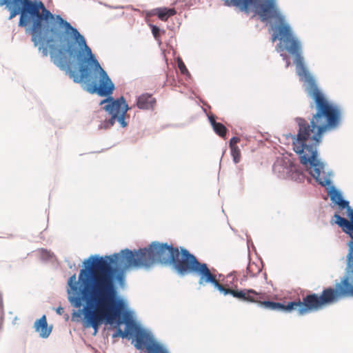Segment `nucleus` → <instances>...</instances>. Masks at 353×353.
<instances>
[{
  "mask_svg": "<svg viewBox=\"0 0 353 353\" xmlns=\"http://www.w3.org/2000/svg\"><path fill=\"white\" fill-rule=\"evenodd\" d=\"M36 331L39 332L42 338H47L50 332L51 329L48 328L46 317L42 316L39 319L37 320L34 325Z\"/></svg>",
  "mask_w": 353,
  "mask_h": 353,
  "instance_id": "nucleus-8",
  "label": "nucleus"
},
{
  "mask_svg": "<svg viewBox=\"0 0 353 353\" xmlns=\"http://www.w3.org/2000/svg\"><path fill=\"white\" fill-rule=\"evenodd\" d=\"M241 139L239 137H234L229 142L231 155L232 157L233 161L235 163H239L241 158V150L237 145V143H239Z\"/></svg>",
  "mask_w": 353,
  "mask_h": 353,
  "instance_id": "nucleus-9",
  "label": "nucleus"
},
{
  "mask_svg": "<svg viewBox=\"0 0 353 353\" xmlns=\"http://www.w3.org/2000/svg\"><path fill=\"white\" fill-rule=\"evenodd\" d=\"M108 102V103L104 106V110L111 114L109 119H105L103 123L100 125V128H110L115 123V120L120 123L121 127L125 128L128 123L125 121V114L130 109L123 97L114 99L110 97L101 102Z\"/></svg>",
  "mask_w": 353,
  "mask_h": 353,
  "instance_id": "nucleus-6",
  "label": "nucleus"
},
{
  "mask_svg": "<svg viewBox=\"0 0 353 353\" xmlns=\"http://www.w3.org/2000/svg\"><path fill=\"white\" fill-rule=\"evenodd\" d=\"M156 100L151 94H142L137 99V105L140 109H150L153 108Z\"/></svg>",
  "mask_w": 353,
  "mask_h": 353,
  "instance_id": "nucleus-10",
  "label": "nucleus"
},
{
  "mask_svg": "<svg viewBox=\"0 0 353 353\" xmlns=\"http://www.w3.org/2000/svg\"><path fill=\"white\" fill-rule=\"evenodd\" d=\"M0 6H6L10 11L9 19L20 14L19 26L26 28L35 47L41 42H52L54 38L60 37L57 28L63 29L79 47L77 50L74 43H68L65 52L70 57L77 58L80 64V75L69 68L68 61L61 50L56 55H51L53 63L60 69L67 70L74 82L86 83L90 93L101 97L112 93L114 85L92 52L85 37L61 15L53 14L39 0H0Z\"/></svg>",
  "mask_w": 353,
  "mask_h": 353,
  "instance_id": "nucleus-1",
  "label": "nucleus"
},
{
  "mask_svg": "<svg viewBox=\"0 0 353 353\" xmlns=\"http://www.w3.org/2000/svg\"><path fill=\"white\" fill-rule=\"evenodd\" d=\"M138 258V250L129 249L120 253L103 257L90 256L84 262L88 265L79 273L80 288L77 285L76 274L68 279L69 301L75 307H80L82 301L86 303L84 307V326L92 327L96 333L105 321L112 323L119 319L125 310V301L118 296L116 281L123 283V272L117 273L112 264L123 270L139 268V265H130L128 256Z\"/></svg>",
  "mask_w": 353,
  "mask_h": 353,
  "instance_id": "nucleus-2",
  "label": "nucleus"
},
{
  "mask_svg": "<svg viewBox=\"0 0 353 353\" xmlns=\"http://www.w3.org/2000/svg\"><path fill=\"white\" fill-rule=\"evenodd\" d=\"M152 32L155 39L159 37V28L156 26H152Z\"/></svg>",
  "mask_w": 353,
  "mask_h": 353,
  "instance_id": "nucleus-15",
  "label": "nucleus"
},
{
  "mask_svg": "<svg viewBox=\"0 0 353 353\" xmlns=\"http://www.w3.org/2000/svg\"><path fill=\"white\" fill-rule=\"evenodd\" d=\"M56 312L58 314L61 315L63 313L64 310L62 307H59L57 308Z\"/></svg>",
  "mask_w": 353,
  "mask_h": 353,
  "instance_id": "nucleus-17",
  "label": "nucleus"
},
{
  "mask_svg": "<svg viewBox=\"0 0 353 353\" xmlns=\"http://www.w3.org/2000/svg\"><path fill=\"white\" fill-rule=\"evenodd\" d=\"M331 199L333 202L339 205L342 208H347V215L350 221L341 217L340 215L335 214V223L341 228L342 230L350 234L353 240V209L349 206V202L343 200L340 192L334 191L331 196ZM350 252L348 254V275L347 278H350V281L353 282V241L350 243Z\"/></svg>",
  "mask_w": 353,
  "mask_h": 353,
  "instance_id": "nucleus-5",
  "label": "nucleus"
},
{
  "mask_svg": "<svg viewBox=\"0 0 353 353\" xmlns=\"http://www.w3.org/2000/svg\"><path fill=\"white\" fill-rule=\"evenodd\" d=\"M240 296L236 299L250 303H256L266 309L271 310H283L291 312L297 310L299 315H305L310 312L317 311L324 306L332 304L339 301L342 296H353V282L350 278H344L336 288H327L323 290L320 296L313 293L307 294L303 298L301 301L288 302L286 305L267 301L268 295L265 292H256L252 289H243L239 290Z\"/></svg>",
  "mask_w": 353,
  "mask_h": 353,
  "instance_id": "nucleus-4",
  "label": "nucleus"
},
{
  "mask_svg": "<svg viewBox=\"0 0 353 353\" xmlns=\"http://www.w3.org/2000/svg\"><path fill=\"white\" fill-rule=\"evenodd\" d=\"M125 323V330L123 331L118 327L113 337L121 336L123 339L128 338L129 336H134L136 343L135 347L137 350L148 349L149 345L154 341L153 337L145 330L141 329L133 320L127 319Z\"/></svg>",
  "mask_w": 353,
  "mask_h": 353,
  "instance_id": "nucleus-7",
  "label": "nucleus"
},
{
  "mask_svg": "<svg viewBox=\"0 0 353 353\" xmlns=\"http://www.w3.org/2000/svg\"><path fill=\"white\" fill-rule=\"evenodd\" d=\"M281 55L283 57V59L286 61V68L289 67L290 65V61H289L288 57L286 55Z\"/></svg>",
  "mask_w": 353,
  "mask_h": 353,
  "instance_id": "nucleus-18",
  "label": "nucleus"
},
{
  "mask_svg": "<svg viewBox=\"0 0 353 353\" xmlns=\"http://www.w3.org/2000/svg\"><path fill=\"white\" fill-rule=\"evenodd\" d=\"M44 55H47V50L46 49H44L43 51Z\"/></svg>",
  "mask_w": 353,
  "mask_h": 353,
  "instance_id": "nucleus-19",
  "label": "nucleus"
},
{
  "mask_svg": "<svg viewBox=\"0 0 353 353\" xmlns=\"http://www.w3.org/2000/svg\"><path fill=\"white\" fill-rule=\"evenodd\" d=\"M147 353H168V352L161 345L154 341L149 345Z\"/></svg>",
  "mask_w": 353,
  "mask_h": 353,
  "instance_id": "nucleus-13",
  "label": "nucleus"
},
{
  "mask_svg": "<svg viewBox=\"0 0 353 353\" xmlns=\"http://www.w3.org/2000/svg\"><path fill=\"white\" fill-rule=\"evenodd\" d=\"M261 268H259L254 263H250L247 268V274L249 276H254L259 274Z\"/></svg>",
  "mask_w": 353,
  "mask_h": 353,
  "instance_id": "nucleus-14",
  "label": "nucleus"
},
{
  "mask_svg": "<svg viewBox=\"0 0 353 353\" xmlns=\"http://www.w3.org/2000/svg\"><path fill=\"white\" fill-rule=\"evenodd\" d=\"M209 120L214 131L221 137H225L228 131L226 127L222 123L216 122L213 116L210 117Z\"/></svg>",
  "mask_w": 353,
  "mask_h": 353,
  "instance_id": "nucleus-12",
  "label": "nucleus"
},
{
  "mask_svg": "<svg viewBox=\"0 0 353 353\" xmlns=\"http://www.w3.org/2000/svg\"><path fill=\"white\" fill-rule=\"evenodd\" d=\"M176 13L174 8H159L155 10L154 14L161 21H166L169 17L175 15Z\"/></svg>",
  "mask_w": 353,
  "mask_h": 353,
  "instance_id": "nucleus-11",
  "label": "nucleus"
},
{
  "mask_svg": "<svg viewBox=\"0 0 353 353\" xmlns=\"http://www.w3.org/2000/svg\"><path fill=\"white\" fill-rule=\"evenodd\" d=\"M179 68L182 74H185L188 72V69L186 68L185 64L182 61L179 63Z\"/></svg>",
  "mask_w": 353,
  "mask_h": 353,
  "instance_id": "nucleus-16",
  "label": "nucleus"
},
{
  "mask_svg": "<svg viewBox=\"0 0 353 353\" xmlns=\"http://www.w3.org/2000/svg\"><path fill=\"white\" fill-rule=\"evenodd\" d=\"M138 258L134 259L133 255L128 256V265H139V268H148L155 262L169 263L176 271L181 274L196 273L199 276V283L212 284L224 295L231 294L233 297L240 296L239 290L225 288L219 283L216 276L208 268L206 263H200L195 256L181 248V251L167 243H152L148 248L138 250Z\"/></svg>",
  "mask_w": 353,
  "mask_h": 353,
  "instance_id": "nucleus-3",
  "label": "nucleus"
}]
</instances>
